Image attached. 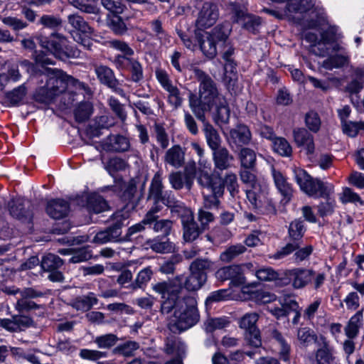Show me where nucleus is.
I'll return each mask as SVG.
<instances>
[{"mask_svg": "<svg viewBox=\"0 0 364 364\" xmlns=\"http://www.w3.org/2000/svg\"><path fill=\"white\" fill-rule=\"evenodd\" d=\"M181 276H176L173 279L158 282L152 286L153 290L161 294L164 301L161 311L168 314L173 310L170 318L169 328L172 331H183L194 326L199 320L197 301L192 296L181 297V287L176 282H181Z\"/></svg>", "mask_w": 364, "mask_h": 364, "instance_id": "obj_1", "label": "nucleus"}, {"mask_svg": "<svg viewBox=\"0 0 364 364\" xmlns=\"http://www.w3.org/2000/svg\"><path fill=\"white\" fill-rule=\"evenodd\" d=\"M1 325L8 331L17 332L31 326L33 320L26 316L16 315L11 319L1 320Z\"/></svg>", "mask_w": 364, "mask_h": 364, "instance_id": "obj_19", "label": "nucleus"}, {"mask_svg": "<svg viewBox=\"0 0 364 364\" xmlns=\"http://www.w3.org/2000/svg\"><path fill=\"white\" fill-rule=\"evenodd\" d=\"M341 200L343 203H359L360 205H363V201L360 197L350 188H345L343 191L342 196L340 198Z\"/></svg>", "mask_w": 364, "mask_h": 364, "instance_id": "obj_64", "label": "nucleus"}, {"mask_svg": "<svg viewBox=\"0 0 364 364\" xmlns=\"http://www.w3.org/2000/svg\"><path fill=\"white\" fill-rule=\"evenodd\" d=\"M26 94V87L21 85L6 94V99L12 105H17Z\"/></svg>", "mask_w": 364, "mask_h": 364, "instance_id": "obj_55", "label": "nucleus"}, {"mask_svg": "<svg viewBox=\"0 0 364 364\" xmlns=\"http://www.w3.org/2000/svg\"><path fill=\"white\" fill-rule=\"evenodd\" d=\"M211 164L203 158L198 160L197 181L200 186H209L215 177L210 174Z\"/></svg>", "mask_w": 364, "mask_h": 364, "instance_id": "obj_30", "label": "nucleus"}, {"mask_svg": "<svg viewBox=\"0 0 364 364\" xmlns=\"http://www.w3.org/2000/svg\"><path fill=\"white\" fill-rule=\"evenodd\" d=\"M312 274V269L297 267L289 270L287 275L291 280V285L294 289H303L310 284Z\"/></svg>", "mask_w": 364, "mask_h": 364, "instance_id": "obj_13", "label": "nucleus"}, {"mask_svg": "<svg viewBox=\"0 0 364 364\" xmlns=\"http://www.w3.org/2000/svg\"><path fill=\"white\" fill-rule=\"evenodd\" d=\"M294 140L299 147H303L306 154H313L315 151L314 136L304 128H296L293 130Z\"/></svg>", "mask_w": 364, "mask_h": 364, "instance_id": "obj_16", "label": "nucleus"}, {"mask_svg": "<svg viewBox=\"0 0 364 364\" xmlns=\"http://www.w3.org/2000/svg\"><path fill=\"white\" fill-rule=\"evenodd\" d=\"M213 160L215 168L224 171L231 166L234 157L225 147L221 146L213 150Z\"/></svg>", "mask_w": 364, "mask_h": 364, "instance_id": "obj_20", "label": "nucleus"}, {"mask_svg": "<svg viewBox=\"0 0 364 364\" xmlns=\"http://www.w3.org/2000/svg\"><path fill=\"white\" fill-rule=\"evenodd\" d=\"M305 228L301 220L292 221L289 227V236L292 241L300 242L304 236Z\"/></svg>", "mask_w": 364, "mask_h": 364, "instance_id": "obj_48", "label": "nucleus"}, {"mask_svg": "<svg viewBox=\"0 0 364 364\" xmlns=\"http://www.w3.org/2000/svg\"><path fill=\"white\" fill-rule=\"evenodd\" d=\"M88 1L89 0H87V2H85L84 0H69L71 5L85 13L98 14L99 9L94 4Z\"/></svg>", "mask_w": 364, "mask_h": 364, "instance_id": "obj_59", "label": "nucleus"}, {"mask_svg": "<svg viewBox=\"0 0 364 364\" xmlns=\"http://www.w3.org/2000/svg\"><path fill=\"white\" fill-rule=\"evenodd\" d=\"M152 31L154 32L155 36L161 41V43H166L170 42L169 37L166 33L162 28V23L159 19H155L151 22Z\"/></svg>", "mask_w": 364, "mask_h": 364, "instance_id": "obj_62", "label": "nucleus"}, {"mask_svg": "<svg viewBox=\"0 0 364 364\" xmlns=\"http://www.w3.org/2000/svg\"><path fill=\"white\" fill-rule=\"evenodd\" d=\"M70 211L68 203L63 199H55L48 202L46 212L53 219L58 220L67 216Z\"/></svg>", "mask_w": 364, "mask_h": 364, "instance_id": "obj_22", "label": "nucleus"}, {"mask_svg": "<svg viewBox=\"0 0 364 364\" xmlns=\"http://www.w3.org/2000/svg\"><path fill=\"white\" fill-rule=\"evenodd\" d=\"M163 189L161 173L158 171L152 178L149 188L148 198H152L154 203H157L161 197Z\"/></svg>", "mask_w": 364, "mask_h": 364, "instance_id": "obj_39", "label": "nucleus"}, {"mask_svg": "<svg viewBox=\"0 0 364 364\" xmlns=\"http://www.w3.org/2000/svg\"><path fill=\"white\" fill-rule=\"evenodd\" d=\"M166 205L171 208L173 213L177 214L181 218L183 225V240L187 242L196 240L200 235L201 230L194 220L192 210L181 203L168 201Z\"/></svg>", "mask_w": 364, "mask_h": 364, "instance_id": "obj_6", "label": "nucleus"}, {"mask_svg": "<svg viewBox=\"0 0 364 364\" xmlns=\"http://www.w3.org/2000/svg\"><path fill=\"white\" fill-rule=\"evenodd\" d=\"M319 341V347L315 354L316 364H331L333 360V350L324 336H320Z\"/></svg>", "mask_w": 364, "mask_h": 364, "instance_id": "obj_23", "label": "nucleus"}, {"mask_svg": "<svg viewBox=\"0 0 364 364\" xmlns=\"http://www.w3.org/2000/svg\"><path fill=\"white\" fill-rule=\"evenodd\" d=\"M92 112V105L88 102H82L75 109V119L79 122H84L90 117Z\"/></svg>", "mask_w": 364, "mask_h": 364, "instance_id": "obj_53", "label": "nucleus"}, {"mask_svg": "<svg viewBox=\"0 0 364 364\" xmlns=\"http://www.w3.org/2000/svg\"><path fill=\"white\" fill-rule=\"evenodd\" d=\"M221 47L224 48L222 55L223 58L226 61L225 65V78L230 82V81L236 78V73L234 72V62L232 58L234 54V48L230 45L228 40Z\"/></svg>", "mask_w": 364, "mask_h": 364, "instance_id": "obj_27", "label": "nucleus"}, {"mask_svg": "<svg viewBox=\"0 0 364 364\" xmlns=\"http://www.w3.org/2000/svg\"><path fill=\"white\" fill-rule=\"evenodd\" d=\"M164 162L178 168L185 163V152L179 145H174L168 149L164 156Z\"/></svg>", "mask_w": 364, "mask_h": 364, "instance_id": "obj_24", "label": "nucleus"}, {"mask_svg": "<svg viewBox=\"0 0 364 364\" xmlns=\"http://www.w3.org/2000/svg\"><path fill=\"white\" fill-rule=\"evenodd\" d=\"M251 262L224 267L216 272V277L220 280H230L235 286L244 284L246 282L245 274L254 271Z\"/></svg>", "mask_w": 364, "mask_h": 364, "instance_id": "obj_10", "label": "nucleus"}, {"mask_svg": "<svg viewBox=\"0 0 364 364\" xmlns=\"http://www.w3.org/2000/svg\"><path fill=\"white\" fill-rule=\"evenodd\" d=\"M149 247L157 253L166 254L174 252L175 245L168 239L163 240L159 237L149 242Z\"/></svg>", "mask_w": 364, "mask_h": 364, "instance_id": "obj_37", "label": "nucleus"}, {"mask_svg": "<svg viewBox=\"0 0 364 364\" xmlns=\"http://www.w3.org/2000/svg\"><path fill=\"white\" fill-rule=\"evenodd\" d=\"M192 71L199 82L198 96L191 93L188 97L189 106L193 113L198 119L205 122V113L214 108L213 119L215 123L218 126L228 123L230 110L225 97L220 93L216 83L198 68L193 67Z\"/></svg>", "mask_w": 364, "mask_h": 364, "instance_id": "obj_2", "label": "nucleus"}, {"mask_svg": "<svg viewBox=\"0 0 364 364\" xmlns=\"http://www.w3.org/2000/svg\"><path fill=\"white\" fill-rule=\"evenodd\" d=\"M160 208L155 205L152 207L145 215L143 220L131 227H129L127 230V237H132V235L141 232L145 230L146 225H151L152 223L158 219L159 216L156 215L159 213Z\"/></svg>", "mask_w": 364, "mask_h": 364, "instance_id": "obj_21", "label": "nucleus"}, {"mask_svg": "<svg viewBox=\"0 0 364 364\" xmlns=\"http://www.w3.org/2000/svg\"><path fill=\"white\" fill-rule=\"evenodd\" d=\"M269 335L271 338L274 339L279 345L280 355L284 360H287L289 358V353L290 350V346L283 337L282 334L275 328H272L269 331Z\"/></svg>", "mask_w": 364, "mask_h": 364, "instance_id": "obj_43", "label": "nucleus"}, {"mask_svg": "<svg viewBox=\"0 0 364 364\" xmlns=\"http://www.w3.org/2000/svg\"><path fill=\"white\" fill-rule=\"evenodd\" d=\"M254 271H250L255 274L258 279L264 282L273 281L278 277V274L271 267H263L259 269L252 268Z\"/></svg>", "mask_w": 364, "mask_h": 364, "instance_id": "obj_56", "label": "nucleus"}, {"mask_svg": "<svg viewBox=\"0 0 364 364\" xmlns=\"http://www.w3.org/2000/svg\"><path fill=\"white\" fill-rule=\"evenodd\" d=\"M241 166L244 168H253L256 164V154L249 148H242L239 154Z\"/></svg>", "mask_w": 364, "mask_h": 364, "instance_id": "obj_42", "label": "nucleus"}, {"mask_svg": "<svg viewBox=\"0 0 364 364\" xmlns=\"http://www.w3.org/2000/svg\"><path fill=\"white\" fill-rule=\"evenodd\" d=\"M304 122L307 129L314 133H317L321 126V120L318 114L314 111L308 112L304 117Z\"/></svg>", "mask_w": 364, "mask_h": 364, "instance_id": "obj_46", "label": "nucleus"}, {"mask_svg": "<svg viewBox=\"0 0 364 364\" xmlns=\"http://www.w3.org/2000/svg\"><path fill=\"white\" fill-rule=\"evenodd\" d=\"M173 221L167 219H162L157 220V219L152 223L154 225L153 229L156 232H160L165 236L170 235L172 228Z\"/></svg>", "mask_w": 364, "mask_h": 364, "instance_id": "obj_58", "label": "nucleus"}, {"mask_svg": "<svg viewBox=\"0 0 364 364\" xmlns=\"http://www.w3.org/2000/svg\"><path fill=\"white\" fill-rule=\"evenodd\" d=\"M95 73L99 80L112 88L117 94L124 96L122 89L118 87V81L115 78L113 71L105 65L97 66L95 69Z\"/></svg>", "mask_w": 364, "mask_h": 364, "instance_id": "obj_14", "label": "nucleus"}, {"mask_svg": "<svg viewBox=\"0 0 364 364\" xmlns=\"http://www.w3.org/2000/svg\"><path fill=\"white\" fill-rule=\"evenodd\" d=\"M102 149L109 151L124 152L129 149L130 143L127 138L120 135L110 136L108 142L102 144Z\"/></svg>", "mask_w": 364, "mask_h": 364, "instance_id": "obj_28", "label": "nucleus"}, {"mask_svg": "<svg viewBox=\"0 0 364 364\" xmlns=\"http://www.w3.org/2000/svg\"><path fill=\"white\" fill-rule=\"evenodd\" d=\"M115 63L117 66L130 73L133 82H139L144 78L142 65L137 60L119 55L116 57Z\"/></svg>", "mask_w": 364, "mask_h": 364, "instance_id": "obj_12", "label": "nucleus"}, {"mask_svg": "<svg viewBox=\"0 0 364 364\" xmlns=\"http://www.w3.org/2000/svg\"><path fill=\"white\" fill-rule=\"evenodd\" d=\"M166 90L168 92V102L175 108L180 107L183 102V97L178 88L173 85L169 86Z\"/></svg>", "mask_w": 364, "mask_h": 364, "instance_id": "obj_60", "label": "nucleus"}, {"mask_svg": "<svg viewBox=\"0 0 364 364\" xmlns=\"http://www.w3.org/2000/svg\"><path fill=\"white\" fill-rule=\"evenodd\" d=\"M213 262L208 259L198 258L193 261L189 267V271L201 274H207V271L211 270Z\"/></svg>", "mask_w": 364, "mask_h": 364, "instance_id": "obj_44", "label": "nucleus"}, {"mask_svg": "<svg viewBox=\"0 0 364 364\" xmlns=\"http://www.w3.org/2000/svg\"><path fill=\"white\" fill-rule=\"evenodd\" d=\"M220 16L218 6L212 2H205L199 10L195 21L197 30H205L213 26Z\"/></svg>", "mask_w": 364, "mask_h": 364, "instance_id": "obj_11", "label": "nucleus"}, {"mask_svg": "<svg viewBox=\"0 0 364 364\" xmlns=\"http://www.w3.org/2000/svg\"><path fill=\"white\" fill-rule=\"evenodd\" d=\"M229 8L232 21L240 24L248 31L254 33L260 25V18L258 16L249 14L245 6L237 3H230Z\"/></svg>", "mask_w": 364, "mask_h": 364, "instance_id": "obj_9", "label": "nucleus"}, {"mask_svg": "<svg viewBox=\"0 0 364 364\" xmlns=\"http://www.w3.org/2000/svg\"><path fill=\"white\" fill-rule=\"evenodd\" d=\"M164 350L168 355H173L176 357L183 358L186 355V346L179 338L171 336L166 338Z\"/></svg>", "mask_w": 364, "mask_h": 364, "instance_id": "obj_25", "label": "nucleus"}, {"mask_svg": "<svg viewBox=\"0 0 364 364\" xmlns=\"http://www.w3.org/2000/svg\"><path fill=\"white\" fill-rule=\"evenodd\" d=\"M301 242H295L292 241L288 242L284 247H282L279 250L275 252L273 255L270 256V258H273L274 259H282L300 247Z\"/></svg>", "mask_w": 364, "mask_h": 364, "instance_id": "obj_54", "label": "nucleus"}, {"mask_svg": "<svg viewBox=\"0 0 364 364\" xmlns=\"http://www.w3.org/2000/svg\"><path fill=\"white\" fill-rule=\"evenodd\" d=\"M87 210L90 213H100L109 209L107 201L100 195L92 193L86 197Z\"/></svg>", "mask_w": 364, "mask_h": 364, "instance_id": "obj_31", "label": "nucleus"}, {"mask_svg": "<svg viewBox=\"0 0 364 364\" xmlns=\"http://www.w3.org/2000/svg\"><path fill=\"white\" fill-rule=\"evenodd\" d=\"M231 30L229 23H223L217 25L210 31L201 33L196 31L195 37L203 53L212 59L218 53V47L221 48L228 40Z\"/></svg>", "mask_w": 364, "mask_h": 364, "instance_id": "obj_4", "label": "nucleus"}, {"mask_svg": "<svg viewBox=\"0 0 364 364\" xmlns=\"http://www.w3.org/2000/svg\"><path fill=\"white\" fill-rule=\"evenodd\" d=\"M204 123V134L207 144L213 151L221 147V138L218 131L209 123Z\"/></svg>", "mask_w": 364, "mask_h": 364, "instance_id": "obj_36", "label": "nucleus"}, {"mask_svg": "<svg viewBox=\"0 0 364 364\" xmlns=\"http://www.w3.org/2000/svg\"><path fill=\"white\" fill-rule=\"evenodd\" d=\"M152 275V271L150 267H146L141 269L137 274L135 281L130 285L132 289L141 288L150 279Z\"/></svg>", "mask_w": 364, "mask_h": 364, "instance_id": "obj_52", "label": "nucleus"}, {"mask_svg": "<svg viewBox=\"0 0 364 364\" xmlns=\"http://www.w3.org/2000/svg\"><path fill=\"white\" fill-rule=\"evenodd\" d=\"M63 264L61 258L51 253L45 255L41 260V268L46 272L58 269Z\"/></svg>", "mask_w": 364, "mask_h": 364, "instance_id": "obj_41", "label": "nucleus"}, {"mask_svg": "<svg viewBox=\"0 0 364 364\" xmlns=\"http://www.w3.org/2000/svg\"><path fill=\"white\" fill-rule=\"evenodd\" d=\"M69 24L75 29L72 33L73 39L82 46L90 49L92 45L90 35L92 33V28L79 15L71 14L68 17Z\"/></svg>", "mask_w": 364, "mask_h": 364, "instance_id": "obj_8", "label": "nucleus"}, {"mask_svg": "<svg viewBox=\"0 0 364 364\" xmlns=\"http://www.w3.org/2000/svg\"><path fill=\"white\" fill-rule=\"evenodd\" d=\"M134 208L133 204L127 203L122 209L115 212L112 216V228H118L121 230L122 226L127 224L130 217V212Z\"/></svg>", "mask_w": 364, "mask_h": 364, "instance_id": "obj_32", "label": "nucleus"}, {"mask_svg": "<svg viewBox=\"0 0 364 364\" xmlns=\"http://www.w3.org/2000/svg\"><path fill=\"white\" fill-rule=\"evenodd\" d=\"M258 320V315L256 313H248L245 314L240 320L239 326L241 328L245 329L247 332L257 329L256 323Z\"/></svg>", "mask_w": 364, "mask_h": 364, "instance_id": "obj_51", "label": "nucleus"}, {"mask_svg": "<svg viewBox=\"0 0 364 364\" xmlns=\"http://www.w3.org/2000/svg\"><path fill=\"white\" fill-rule=\"evenodd\" d=\"M231 139L239 145L248 144L251 140L252 135L249 128L243 124L237 126L230 132Z\"/></svg>", "mask_w": 364, "mask_h": 364, "instance_id": "obj_33", "label": "nucleus"}, {"mask_svg": "<svg viewBox=\"0 0 364 364\" xmlns=\"http://www.w3.org/2000/svg\"><path fill=\"white\" fill-rule=\"evenodd\" d=\"M181 276L182 279L181 282H176V285L181 287V289L183 287L188 291L199 290L207 281V274H201L193 271H190V274L185 278L184 281L183 275Z\"/></svg>", "mask_w": 364, "mask_h": 364, "instance_id": "obj_17", "label": "nucleus"}, {"mask_svg": "<svg viewBox=\"0 0 364 364\" xmlns=\"http://www.w3.org/2000/svg\"><path fill=\"white\" fill-rule=\"evenodd\" d=\"M363 314L361 312H357L352 316L345 328V333L350 339L357 336L359 328L362 323Z\"/></svg>", "mask_w": 364, "mask_h": 364, "instance_id": "obj_40", "label": "nucleus"}, {"mask_svg": "<svg viewBox=\"0 0 364 364\" xmlns=\"http://www.w3.org/2000/svg\"><path fill=\"white\" fill-rule=\"evenodd\" d=\"M230 321L226 318H209L204 323V328L207 332H213L226 328Z\"/></svg>", "mask_w": 364, "mask_h": 364, "instance_id": "obj_47", "label": "nucleus"}, {"mask_svg": "<svg viewBox=\"0 0 364 364\" xmlns=\"http://www.w3.org/2000/svg\"><path fill=\"white\" fill-rule=\"evenodd\" d=\"M98 299L95 294L90 292L86 296L77 297L71 302V306L77 311H87L97 304Z\"/></svg>", "mask_w": 364, "mask_h": 364, "instance_id": "obj_34", "label": "nucleus"}, {"mask_svg": "<svg viewBox=\"0 0 364 364\" xmlns=\"http://www.w3.org/2000/svg\"><path fill=\"white\" fill-rule=\"evenodd\" d=\"M118 341V338L113 333H107L97 336L94 342L100 348L109 349L114 346Z\"/></svg>", "mask_w": 364, "mask_h": 364, "instance_id": "obj_49", "label": "nucleus"}, {"mask_svg": "<svg viewBox=\"0 0 364 364\" xmlns=\"http://www.w3.org/2000/svg\"><path fill=\"white\" fill-rule=\"evenodd\" d=\"M272 175L277 189L283 197L282 201L284 203H289L293 196L291 185L287 181V178L281 171L272 168Z\"/></svg>", "mask_w": 364, "mask_h": 364, "instance_id": "obj_15", "label": "nucleus"}, {"mask_svg": "<svg viewBox=\"0 0 364 364\" xmlns=\"http://www.w3.org/2000/svg\"><path fill=\"white\" fill-rule=\"evenodd\" d=\"M294 178L301 190L310 196L318 195L326 199L318 205V213L321 217L331 215L334 211L336 200L330 197L334 191V186L323 183L317 178H313L305 170L294 168Z\"/></svg>", "mask_w": 364, "mask_h": 364, "instance_id": "obj_3", "label": "nucleus"}, {"mask_svg": "<svg viewBox=\"0 0 364 364\" xmlns=\"http://www.w3.org/2000/svg\"><path fill=\"white\" fill-rule=\"evenodd\" d=\"M203 188L210 189L212 192L211 195H204V208H211L213 207H218L220 200L219 198L223 195V189L222 186L219 183H210L209 186H201Z\"/></svg>", "mask_w": 364, "mask_h": 364, "instance_id": "obj_26", "label": "nucleus"}, {"mask_svg": "<svg viewBox=\"0 0 364 364\" xmlns=\"http://www.w3.org/2000/svg\"><path fill=\"white\" fill-rule=\"evenodd\" d=\"M48 76L45 87H42L38 93L43 97L40 100L45 102L50 101L64 92L69 84L77 82L73 77L58 69H48Z\"/></svg>", "mask_w": 364, "mask_h": 364, "instance_id": "obj_5", "label": "nucleus"}, {"mask_svg": "<svg viewBox=\"0 0 364 364\" xmlns=\"http://www.w3.org/2000/svg\"><path fill=\"white\" fill-rule=\"evenodd\" d=\"M272 147L275 152L282 156H289L291 155V146L287 140L283 137H274L272 141Z\"/></svg>", "mask_w": 364, "mask_h": 364, "instance_id": "obj_45", "label": "nucleus"}, {"mask_svg": "<svg viewBox=\"0 0 364 364\" xmlns=\"http://www.w3.org/2000/svg\"><path fill=\"white\" fill-rule=\"evenodd\" d=\"M139 344L135 341H127L114 348L115 353L122 355L124 356H131L134 352L139 348Z\"/></svg>", "mask_w": 364, "mask_h": 364, "instance_id": "obj_61", "label": "nucleus"}, {"mask_svg": "<svg viewBox=\"0 0 364 364\" xmlns=\"http://www.w3.org/2000/svg\"><path fill=\"white\" fill-rule=\"evenodd\" d=\"M122 230L111 227L97 232L92 239V242L102 245L107 242H116L121 240Z\"/></svg>", "mask_w": 364, "mask_h": 364, "instance_id": "obj_29", "label": "nucleus"}, {"mask_svg": "<svg viewBox=\"0 0 364 364\" xmlns=\"http://www.w3.org/2000/svg\"><path fill=\"white\" fill-rule=\"evenodd\" d=\"M28 201L21 198L12 200L9 204L10 214L18 220H31L32 213Z\"/></svg>", "mask_w": 364, "mask_h": 364, "instance_id": "obj_18", "label": "nucleus"}, {"mask_svg": "<svg viewBox=\"0 0 364 364\" xmlns=\"http://www.w3.org/2000/svg\"><path fill=\"white\" fill-rule=\"evenodd\" d=\"M296 338L303 347H307L312 343H319V336L309 327H301L297 329Z\"/></svg>", "mask_w": 364, "mask_h": 364, "instance_id": "obj_35", "label": "nucleus"}, {"mask_svg": "<svg viewBox=\"0 0 364 364\" xmlns=\"http://www.w3.org/2000/svg\"><path fill=\"white\" fill-rule=\"evenodd\" d=\"M213 182L219 183L222 186L223 190L225 189V187H226L232 196H234L235 193L237 192V178L236 174L232 172L227 173L223 179L215 177Z\"/></svg>", "mask_w": 364, "mask_h": 364, "instance_id": "obj_38", "label": "nucleus"}, {"mask_svg": "<svg viewBox=\"0 0 364 364\" xmlns=\"http://www.w3.org/2000/svg\"><path fill=\"white\" fill-rule=\"evenodd\" d=\"M154 131L156 141L160 144L161 147L162 149L167 148L169 144V140L164 127L159 124H156L154 125Z\"/></svg>", "mask_w": 364, "mask_h": 364, "instance_id": "obj_63", "label": "nucleus"}, {"mask_svg": "<svg viewBox=\"0 0 364 364\" xmlns=\"http://www.w3.org/2000/svg\"><path fill=\"white\" fill-rule=\"evenodd\" d=\"M245 247L241 244L230 246L222 253L221 259L224 262H230L237 256L245 252Z\"/></svg>", "mask_w": 364, "mask_h": 364, "instance_id": "obj_57", "label": "nucleus"}, {"mask_svg": "<svg viewBox=\"0 0 364 364\" xmlns=\"http://www.w3.org/2000/svg\"><path fill=\"white\" fill-rule=\"evenodd\" d=\"M42 47L47 49L55 58L65 60L68 58H79L80 51L73 47L67 46V39L61 35L53 34L48 40H41Z\"/></svg>", "mask_w": 364, "mask_h": 364, "instance_id": "obj_7", "label": "nucleus"}, {"mask_svg": "<svg viewBox=\"0 0 364 364\" xmlns=\"http://www.w3.org/2000/svg\"><path fill=\"white\" fill-rule=\"evenodd\" d=\"M348 63V56L345 55H336L329 57L323 62V67L328 70L338 68Z\"/></svg>", "mask_w": 364, "mask_h": 364, "instance_id": "obj_50", "label": "nucleus"}]
</instances>
